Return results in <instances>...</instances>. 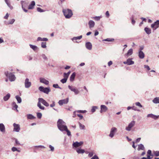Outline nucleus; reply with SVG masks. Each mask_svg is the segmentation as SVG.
Returning <instances> with one entry per match:
<instances>
[{"label": "nucleus", "mask_w": 159, "mask_h": 159, "mask_svg": "<svg viewBox=\"0 0 159 159\" xmlns=\"http://www.w3.org/2000/svg\"><path fill=\"white\" fill-rule=\"evenodd\" d=\"M57 126L58 129L62 131L67 128L66 123L62 120L59 119L57 122Z\"/></svg>", "instance_id": "nucleus-1"}, {"label": "nucleus", "mask_w": 159, "mask_h": 159, "mask_svg": "<svg viewBox=\"0 0 159 159\" xmlns=\"http://www.w3.org/2000/svg\"><path fill=\"white\" fill-rule=\"evenodd\" d=\"M38 101V102L37 103V106L41 110H44L45 107L43 106H41V103H42L45 106L47 107H48L49 106V104L45 100L42 98H39Z\"/></svg>", "instance_id": "nucleus-2"}, {"label": "nucleus", "mask_w": 159, "mask_h": 159, "mask_svg": "<svg viewBox=\"0 0 159 159\" xmlns=\"http://www.w3.org/2000/svg\"><path fill=\"white\" fill-rule=\"evenodd\" d=\"M63 12L66 18H70L73 15L72 11L68 9H63Z\"/></svg>", "instance_id": "nucleus-3"}, {"label": "nucleus", "mask_w": 159, "mask_h": 159, "mask_svg": "<svg viewBox=\"0 0 159 159\" xmlns=\"http://www.w3.org/2000/svg\"><path fill=\"white\" fill-rule=\"evenodd\" d=\"M5 74L6 76L8 78L10 81L11 82L15 80L16 78L15 75L12 73L7 71L5 72Z\"/></svg>", "instance_id": "nucleus-4"}, {"label": "nucleus", "mask_w": 159, "mask_h": 159, "mask_svg": "<svg viewBox=\"0 0 159 159\" xmlns=\"http://www.w3.org/2000/svg\"><path fill=\"white\" fill-rule=\"evenodd\" d=\"M135 121L134 120L132 121L127 126L125 127V130L127 131H130L132 128L135 125Z\"/></svg>", "instance_id": "nucleus-5"}, {"label": "nucleus", "mask_w": 159, "mask_h": 159, "mask_svg": "<svg viewBox=\"0 0 159 159\" xmlns=\"http://www.w3.org/2000/svg\"><path fill=\"white\" fill-rule=\"evenodd\" d=\"M39 90L42 92L46 93L48 94L50 91V89L49 88H44L42 86H40L39 88Z\"/></svg>", "instance_id": "nucleus-6"}, {"label": "nucleus", "mask_w": 159, "mask_h": 159, "mask_svg": "<svg viewBox=\"0 0 159 159\" xmlns=\"http://www.w3.org/2000/svg\"><path fill=\"white\" fill-rule=\"evenodd\" d=\"M21 4V5L23 11L25 12H28V10L25 9V7H26L28 6V2L23 1H20Z\"/></svg>", "instance_id": "nucleus-7"}, {"label": "nucleus", "mask_w": 159, "mask_h": 159, "mask_svg": "<svg viewBox=\"0 0 159 159\" xmlns=\"http://www.w3.org/2000/svg\"><path fill=\"white\" fill-rule=\"evenodd\" d=\"M117 131V129L115 127H112L110 130V133L109 135V136L111 138H113L115 133Z\"/></svg>", "instance_id": "nucleus-8"}, {"label": "nucleus", "mask_w": 159, "mask_h": 159, "mask_svg": "<svg viewBox=\"0 0 159 159\" xmlns=\"http://www.w3.org/2000/svg\"><path fill=\"white\" fill-rule=\"evenodd\" d=\"M68 88L71 91L74 92L75 95L78 94L80 92L79 90L77 89H75L72 86L68 85Z\"/></svg>", "instance_id": "nucleus-9"}, {"label": "nucleus", "mask_w": 159, "mask_h": 159, "mask_svg": "<svg viewBox=\"0 0 159 159\" xmlns=\"http://www.w3.org/2000/svg\"><path fill=\"white\" fill-rule=\"evenodd\" d=\"M25 86L26 88H29L31 85V83L29 81V80L28 78H26L25 81Z\"/></svg>", "instance_id": "nucleus-10"}, {"label": "nucleus", "mask_w": 159, "mask_h": 159, "mask_svg": "<svg viewBox=\"0 0 159 159\" xmlns=\"http://www.w3.org/2000/svg\"><path fill=\"white\" fill-rule=\"evenodd\" d=\"M151 27L155 30L159 27V20H157L154 23L151 24Z\"/></svg>", "instance_id": "nucleus-11"}, {"label": "nucleus", "mask_w": 159, "mask_h": 159, "mask_svg": "<svg viewBox=\"0 0 159 159\" xmlns=\"http://www.w3.org/2000/svg\"><path fill=\"white\" fill-rule=\"evenodd\" d=\"M69 98H68L66 99L59 100L58 102V103L61 106L63 104H67Z\"/></svg>", "instance_id": "nucleus-12"}, {"label": "nucleus", "mask_w": 159, "mask_h": 159, "mask_svg": "<svg viewBox=\"0 0 159 159\" xmlns=\"http://www.w3.org/2000/svg\"><path fill=\"white\" fill-rule=\"evenodd\" d=\"M83 144V142L82 141L78 142H74L72 144L73 146L75 148L79 147L81 146Z\"/></svg>", "instance_id": "nucleus-13"}, {"label": "nucleus", "mask_w": 159, "mask_h": 159, "mask_svg": "<svg viewBox=\"0 0 159 159\" xmlns=\"http://www.w3.org/2000/svg\"><path fill=\"white\" fill-rule=\"evenodd\" d=\"M132 58L128 59L126 61H124L123 63L125 64H127L129 65H130L134 64V62L132 60Z\"/></svg>", "instance_id": "nucleus-14"}, {"label": "nucleus", "mask_w": 159, "mask_h": 159, "mask_svg": "<svg viewBox=\"0 0 159 159\" xmlns=\"http://www.w3.org/2000/svg\"><path fill=\"white\" fill-rule=\"evenodd\" d=\"M14 126V130L16 132H19L20 129V125L14 123L13 124Z\"/></svg>", "instance_id": "nucleus-15"}, {"label": "nucleus", "mask_w": 159, "mask_h": 159, "mask_svg": "<svg viewBox=\"0 0 159 159\" xmlns=\"http://www.w3.org/2000/svg\"><path fill=\"white\" fill-rule=\"evenodd\" d=\"M101 110L100 112L102 113L103 112H106L108 110L107 107L105 105H102L100 106Z\"/></svg>", "instance_id": "nucleus-16"}, {"label": "nucleus", "mask_w": 159, "mask_h": 159, "mask_svg": "<svg viewBox=\"0 0 159 159\" xmlns=\"http://www.w3.org/2000/svg\"><path fill=\"white\" fill-rule=\"evenodd\" d=\"M40 81L41 83H43L46 85L48 84L49 83L48 81L43 78H40Z\"/></svg>", "instance_id": "nucleus-17"}, {"label": "nucleus", "mask_w": 159, "mask_h": 159, "mask_svg": "<svg viewBox=\"0 0 159 159\" xmlns=\"http://www.w3.org/2000/svg\"><path fill=\"white\" fill-rule=\"evenodd\" d=\"M133 50L132 48H130L129 49L128 51L125 54V57H127L131 55L133 53Z\"/></svg>", "instance_id": "nucleus-18"}, {"label": "nucleus", "mask_w": 159, "mask_h": 159, "mask_svg": "<svg viewBox=\"0 0 159 159\" xmlns=\"http://www.w3.org/2000/svg\"><path fill=\"white\" fill-rule=\"evenodd\" d=\"M85 46L87 49L89 50H91L92 49V44L89 42H87L86 43Z\"/></svg>", "instance_id": "nucleus-19"}, {"label": "nucleus", "mask_w": 159, "mask_h": 159, "mask_svg": "<svg viewBox=\"0 0 159 159\" xmlns=\"http://www.w3.org/2000/svg\"><path fill=\"white\" fill-rule=\"evenodd\" d=\"M89 28H92L94 27L95 25V23L94 21L92 20H90L88 23Z\"/></svg>", "instance_id": "nucleus-20"}, {"label": "nucleus", "mask_w": 159, "mask_h": 159, "mask_svg": "<svg viewBox=\"0 0 159 159\" xmlns=\"http://www.w3.org/2000/svg\"><path fill=\"white\" fill-rule=\"evenodd\" d=\"M139 56L140 58L143 59L144 57V54L143 51H139Z\"/></svg>", "instance_id": "nucleus-21"}, {"label": "nucleus", "mask_w": 159, "mask_h": 159, "mask_svg": "<svg viewBox=\"0 0 159 159\" xmlns=\"http://www.w3.org/2000/svg\"><path fill=\"white\" fill-rule=\"evenodd\" d=\"M35 5V2L34 1H32L31 2L30 4L29 5L28 7V9H33L34 6Z\"/></svg>", "instance_id": "nucleus-22"}, {"label": "nucleus", "mask_w": 159, "mask_h": 159, "mask_svg": "<svg viewBox=\"0 0 159 159\" xmlns=\"http://www.w3.org/2000/svg\"><path fill=\"white\" fill-rule=\"evenodd\" d=\"M76 74L75 72H73L72 74L71 75L70 77V80L71 82L73 81L75 78V76Z\"/></svg>", "instance_id": "nucleus-23"}, {"label": "nucleus", "mask_w": 159, "mask_h": 159, "mask_svg": "<svg viewBox=\"0 0 159 159\" xmlns=\"http://www.w3.org/2000/svg\"><path fill=\"white\" fill-rule=\"evenodd\" d=\"M10 94L9 93H7L6 95L3 97L4 100L5 101H7L10 98Z\"/></svg>", "instance_id": "nucleus-24"}, {"label": "nucleus", "mask_w": 159, "mask_h": 159, "mask_svg": "<svg viewBox=\"0 0 159 159\" xmlns=\"http://www.w3.org/2000/svg\"><path fill=\"white\" fill-rule=\"evenodd\" d=\"M145 150V148L143 145L142 144H140L138 145V150L139 151L140 150Z\"/></svg>", "instance_id": "nucleus-25"}, {"label": "nucleus", "mask_w": 159, "mask_h": 159, "mask_svg": "<svg viewBox=\"0 0 159 159\" xmlns=\"http://www.w3.org/2000/svg\"><path fill=\"white\" fill-rule=\"evenodd\" d=\"M29 46L30 48H32L34 51H35L37 50L38 49V47L35 46L31 44H30Z\"/></svg>", "instance_id": "nucleus-26"}, {"label": "nucleus", "mask_w": 159, "mask_h": 159, "mask_svg": "<svg viewBox=\"0 0 159 159\" xmlns=\"http://www.w3.org/2000/svg\"><path fill=\"white\" fill-rule=\"evenodd\" d=\"M82 37V35H80V36L78 37H75L71 39V40L73 41H74L78 39H81Z\"/></svg>", "instance_id": "nucleus-27"}, {"label": "nucleus", "mask_w": 159, "mask_h": 159, "mask_svg": "<svg viewBox=\"0 0 159 159\" xmlns=\"http://www.w3.org/2000/svg\"><path fill=\"white\" fill-rule=\"evenodd\" d=\"M152 102L155 104L159 103V97L155 98L152 100Z\"/></svg>", "instance_id": "nucleus-28"}, {"label": "nucleus", "mask_w": 159, "mask_h": 159, "mask_svg": "<svg viewBox=\"0 0 159 159\" xmlns=\"http://www.w3.org/2000/svg\"><path fill=\"white\" fill-rule=\"evenodd\" d=\"M0 130L2 132H5V126L2 123L0 124Z\"/></svg>", "instance_id": "nucleus-29"}, {"label": "nucleus", "mask_w": 159, "mask_h": 159, "mask_svg": "<svg viewBox=\"0 0 159 159\" xmlns=\"http://www.w3.org/2000/svg\"><path fill=\"white\" fill-rule=\"evenodd\" d=\"M27 118L28 119L32 120L35 118V117L31 114H27Z\"/></svg>", "instance_id": "nucleus-30"}, {"label": "nucleus", "mask_w": 159, "mask_h": 159, "mask_svg": "<svg viewBox=\"0 0 159 159\" xmlns=\"http://www.w3.org/2000/svg\"><path fill=\"white\" fill-rule=\"evenodd\" d=\"M77 152L79 154H83L85 152L84 150L81 149H76Z\"/></svg>", "instance_id": "nucleus-31"}, {"label": "nucleus", "mask_w": 159, "mask_h": 159, "mask_svg": "<svg viewBox=\"0 0 159 159\" xmlns=\"http://www.w3.org/2000/svg\"><path fill=\"white\" fill-rule=\"evenodd\" d=\"M144 30L148 34H151V30L149 28H148L147 27H145L144 28Z\"/></svg>", "instance_id": "nucleus-32"}, {"label": "nucleus", "mask_w": 159, "mask_h": 159, "mask_svg": "<svg viewBox=\"0 0 159 159\" xmlns=\"http://www.w3.org/2000/svg\"><path fill=\"white\" fill-rule=\"evenodd\" d=\"M98 108V107L97 106H93L92 107V109L91 110V111L92 113H93L95 112L96 109Z\"/></svg>", "instance_id": "nucleus-33"}, {"label": "nucleus", "mask_w": 159, "mask_h": 159, "mask_svg": "<svg viewBox=\"0 0 159 159\" xmlns=\"http://www.w3.org/2000/svg\"><path fill=\"white\" fill-rule=\"evenodd\" d=\"M12 106L13 107V108H14V110H16L17 111H18L17 110L18 106L16 105V103L15 102H13L12 103Z\"/></svg>", "instance_id": "nucleus-34"}, {"label": "nucleus", "mask_w": 159, "mask_h": 159, "mask_svg": "<svg viewBox=\"0 0 159 159\" xmlns=\"http://www.w3.org/2000/svg\"><path fill=\"white\" fill-rule=\"evenodd\" d=\"M15 21V20L14 19L10 20H9V21H8L7 22V23L6 25H9L10 24L12 25L14 23Z\"/></svg>", "instance_id": "nucleus-35"}, {"label": "nucleus", "mask_w": 159, "mask_h": 159, "mask_svg": "<svg viewBox=\"0 0 159 159\" xmlns=\"http://www.w3.org/2000/svg\"><path fill=\"white\" fill-rule=\"evenodd\" d=\"M102 17L101 16H95L93 17H92V18L94 19V20L97 21H99L100 20L101 18Z\"/></svg>", "instance_id": "nucleus-36"}, {"label": "nucleus", "mask_w": 159, "mask_h": 159, "mask_svg": "<svg viewBox=\"0 0 159 159\" xmlns=\"http://www.w3.org/2000/svg\"><path fill=\"white\" fill-rule=\"evenodd\" d=\"M16 98L18 102V103H20L21 102V99L19 96L18 95L16 96Z\"/></svg>", "instance_id": "nucleus-37"}, {"label": "nucleus", "mask_w": 159, "mask_h": 159, "mask_svg": "<svg viewBox=\"0 0 159 159\" xmlns=\"http://www.w3.org/2000/svg\"><path fill=\"white\" fill-rule=\"evenodd\" d=\"M79 126H80V129H84V128H85V126L81 124V123H79Z\"/></svg>", "instance_id": "nucleus-38"}, {"label": "nucleus", "mask_w": 159, "mask_h": 159, "mask_svg": "<svg viewBox=\"0 0 159 159\" xmlns=\"http://www.w3.org/2000/svg\"><path fill=\"white\" fill-rule=\"evenodd\" d=\"M41 56L42 57V58L45 61H47L48 60V58L45 54H42L41 55Z\"/></svg>", "instance_id": "nucleus-39"}, {"label": "nucleus", "mask_w": 159, "mask_h": 159, "mask_svg": "<svg viewBox=\"0 0 159 159\" xmlns=\"http://www.w3.org/2000/svg\"><path fill=\"white\" fill-rule=\"evenodd\" d=\"M64 131H65L67 132V134L68 136H70L71 135V133L70 131L67 129V128L65 129Z\"/></svg>", "instance_id": "nucleus-40"}, {"label": "nucleus", "mask_w": 159, "mask_h": 159, "mask_svg": "<svg viewBox=\"0 0 159 159\" xmlns=\"http://www.w3.org/2000/svg\"><path fill=\"white\" fill-rule=\"evenodd\" d=\"M53 87L55 88H58L60 89H61V88L57 84H54L53 85Z\"/></svg>", "instance_id": "nucleus-41"}, {"label": "nucleus", "mask_w": 159, "mask_h": 159, "mask_svg": "<svg viewBox=\"0 0 159 159\" xmlns=\"http://www.w3.org/2000/svg\"><path fill=\"white\" fill-rule=\"evenodd\" d=\"M46 42H42L41 43V47L43 48H46Z\"/></svg>", "instance_id": "nucleus-42"}, {"label": "nucleus", "mask_w": 159, "mask_h": 159, "mask_svg": "<svg viewBox=\"0 0 159 159\" xmlns=\"http://www.w3.org/2000/svg\"><path fill=\"white\" fill-rule=\"evenodd\" d=\"M153 153L155 156L157 157L159 156V151H154Z\"/></svg>", "instance_id": "nucleus-43"}, {"label": "nucleus", "mask_w": 159, "mask_h": 159, "mask_svg": "<svg viewBox=\"0 0 159 159\" xmlns=\"http://www.w3.org/2000/svg\"><path fill=\"white\" fill-rule=\"evenodd\" d=\"M37 116L38 118L40 119L42 117V114L41 113L38 112L37 113Z\"/></svg>", "instance_id": "nucleus-44"}, {"label": "nucleus", "mask_w": 159, "mask_h": 159, "mask_svg": "<svg viewBox=\"0 0 159 159\" xmlns=\"http://www.w3.org/2000/svg\"><path fill=\"white\" fill-rule=\"evenodd\" d=\"M37 10L38 11L42 12L44 11L42 9H41L40 7H37Z\"/></svg>", "instance_id": "nucleus-45"}, {"label": "nucleus", "mask_w": 159, "mask_h": 159, "mask_svg": "<svg viewBox=\"0 0 159 159\" xmlns=\"http://www.w3.org/2000/svg\"><path fill=\"white\" fill-rule=\"evenodd\" d=\"M34 148H45V147L44 146L42 145H39V146H34Z\"/></svg>", "instance_id": "nucleus-46"}, {"label": "nucleus", "mask_w": 159, "mask_h": 159, "mask_svg": "<svg viewBox=\"0 0 159 159\" xmlns=\"http://www.w3.org/2000/svg\"><path fill=\"white\" fill-rule=\"evenodd\" d=\"M135 104L136 106L139 107H143V106L139 102H136Z\"/></svg>", "instance_id": "nucleus-47"}, {"label": "nucleus", "mask_w": 159, "mask_h": 159, "mask_svg": "<svg viewBox=\"0 0 159 159\" xmlns=\"http://www.w3.org/2000/svg\"><path fill=\"white\" fill-rule=\"evenodd\" d=\"M114 39H105L103 40V41H108V42H111L112 41L114 40Z\"/></svg>", "instance_id": "nucleus-48"}, {"label": "nucleus", "mask_w": 159, "mask_h": 159, "mask_svg": "<svg viewBox=\"0 0 159 159\" xmlns=\"http://www.w3.org/2000/svg\"><path fill=\"white\" fill-rule=\"evenodd\" d=\"M69 75H68L66 73H64L63 74V76L64 77V78H65L67 80Z\"/></svg>", "instance_id": "nucleus-49"}, {"label": "nucleus", "mask_w": 159, "mask_h": 159, "mask_svg": "<svg viewBox=\"0 0 159 159\" xmlns=\"http://www.w3.org/2000/svg\"><path fill=\"white\" fill-rule=\"evenodd\" d=\"M7 6L10 8L11 10L13 9V7L11 5L10 2L7 4Z\"/></svg>", "instance_id": "nucleus-50"}, {"label": "nucleus", "mask_w": 159, "mask_h": 159, "mask_svg": "<svg viewBox=\"0 0 159 159\" xmlns=\"http://www.w3.org/2000/svg\"><path fill=\"white\" fill-rule=\"evenodd\" d=\"M67 80L64 78L63 79H61L60 81L62 83L64 84L66 83V82Z\"/></svg>", "instance_id": "nucleus-51"}, {"label": "nucleus", "mask_w": 159, "mask_h": 159, "mask_svg": "<svg viewBox=\"0 0 159 159\" xmlns=\"http://www.w3.org/2000/svg\"><path fill=\"white\" fill-rule=\"evenodd\" d=\"M77 112L78 113H85L87 112L86 110H78Z\"/></svg>", "instance_id": "nucleus-52"}, {"label": "nucleus", "mask_w": 159, "mask_h": 159, "mask_svg": "<svg viewBox=\"0 0 159 159\" xmlns=\"http://www.w3.org/2000/svg\"><path fill=\"white\" fill-rule=\"evenodd\" d=\"M91 159H99V158L97 155H95Z\"/></svg>", "instance_id": "nucleus-53"}, {"label": "nucleus", "mask_w": 159, "mask_h": 159, "mask_svg": "<svg viewBox=\"0 0 159 159\" xmlns=\"http://www.w3.org/2000/svg\"><path fill=\"white\" fill-rule=\"evenodd\" d=\"M152 118L154 119L155 120H156L159 117V116H156L154 115H153Z\"/></svg>", "instance_id": "nucleus-54"}, {"label": "nucleus", "mask_w": 159, "mask_h": 159, "mask_svg": "<svg viewBox=\"0 0 159 159\" xmlns=\"http://www.w3.org/2000/svg\"><path fill=\"white\" fill-rule=\"evenodd\" d=\"M49 147L50 148V149H51L50 150L51 151L53 152L54 151V148L51 145H50L49 146Z\"/></svg>", "instance_id": "nucleus-55"}, {"label": "nucleus", "mask_w": 159, "mask_h": 159, "mask_svg": "<svg viewBox=\"0 0 159 159\" xmlns=\"http://www.w3.org/2000/svg\"><path fill=\"white\" fill-rule=\"evenodd\" d=\"M105 15L106 16L107 18H108L110 16V14L109 13V11H107L105 13Z\"/></svg>", "instance_id": "nucleus-56"}, {"label": "nucleus", "mask_w": 159, "mask_h": 159, "mask_svg": "<svg viewBox=\"0 0 159 159\" xmlns=\"http://www.w3.org/2000/svg\"><path fill=\"white\" fill-rule=\"evenodd\" d=\"M132 109L134 110V111H140V110L139 109H137V108H136V107H134V106H133L132 107Z\"/></svg>", "instance_id": "nucleus-57"}, {"label": "nucleus", "mask_w": 159, "mask_h": 159, "mask_svg": "<svg viewBox=\"0 0 159 159\" xmlns=\"http://www.w3.org/2000/svg\"><path fill=\"white\" fill-rule=\"evenodd\" d=\"M11 150L13 152H15L17 150V148L15 147H13L11 148Z\"/></svg>", "instance_id": "nucleus-58"}, {"label": "nucleus", "mask_w": 159, "mask_h": 159, "mask_svg": "<svg viewBox=\"0 0 159 159\" xmlns=\"http://www.w3.org/2000/svg\"><path fill=\"white\" fill-rule=\"evenodd\" d=\"M93 155V152H89V155H88V156L90 157H92Z\"/></svg>", "instance_id": "nucleus-59"}, {"label": "nucleus", "mask_w": 159, "mask_h": 159, "mask_svg": "<svg viewBox=\"0 0 159 159\" xmlns=\"http://www.w3.org/2000/svg\"><path fill=\"white\" fill-rule=\"evenodd\" d=\"M144 67L145 68H146L148 70H149L150 69L148 65H145Z\"/></svg>", "instance_id": "nucleus-60"}, {"label": "nucleus", "mask_w": 159, "mask_h": 159, "mask_svg": "<svg viewBox=\"0 0 159 159\" xmlns=\"http://www.w3.org/2000/svg\"><path fill=\"white\" fill-rule=\"evenodd\" d=\"M153 114H149L147 115V117H151V118H152L153 117Z\"/></svg>", "instance_id": "nucleus-61"}, {"label": "nucleus", "mask_w": 159, "mask_h": 159, "mask_svg": "<svg viewBox=\"0 0 159 159\" xmlns=\"http://www.w3.org/2000/svg\"><path fill=\"white\" fill-rule=\"evenodd\" d=\"M77 116L80 118V119H82L83 118V116L80 114H78Z\"/></svg>", "instance_id": "nucleus-62"}, {"label": "nucleus", "mask_w": 159, "mask_h": 159, "mask_svg": "<svg viewBox=\"0 0 159 159\" xmlns=\"http://www.w3.org/2000/svg\"><path fill=\"white\" fill-rule=\"evenodd\" d=\"M9 14L8 13H7L6 15L4 17V18L5 19H7L9 17Z\"/></svg>", "instance_id": "nucleus-63"}, {"label": "nucleus", "mask_w": 159, "mask_h": 159, "mask_svg": "<svg viewBox=\"0 0 159 159\" xmlns=\"http://www.w3.org/2000/svg\"><path fill=\"white\" fill-rule=\"evenodd\" d=\"M55 106V102L54 101L52 102V103L50 105V106L51 107H53Z\"/></svg>", "instance_id": "nucleus-64"}]
</instances>
